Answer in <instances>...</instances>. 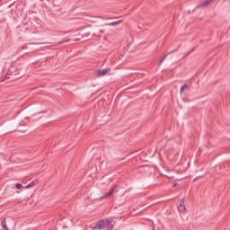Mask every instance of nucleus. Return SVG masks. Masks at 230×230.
Wrapping results in <instances>:
<instances>
[{"mask_svg":"<svg viewBox=\"0 0 230 230\" xmlns=\"http://www.w3.org/2000/svg\"><path fill=\"white\" fill-rule=\"evenodd\" d=\"M115 188L111 189L106 195L102 197V199H107V197H111L114 193Z\"/></svg>","mask_w":230,"mask_h":230,"instance_id":"nucleus-5","label":"nucleus"},{"mask_svg":"<svg viewBox=\"0 0 230 230\" xmlns=\"http://www.w3.org/2000/svg\"><path fill=\"white\" fill-rule=\"evenodd\" d=\"M173 186H177V183H174Z\"/></svg>","mask_w":230,"mask_h":230,"instance_id":"nucleus-12","label":"nucleus"},{"mask_svg":"<svg viewBox=\"0 0 230 230\" xmlns=\"http://www.w3.org/2000/svg\"><path fill=\"white\" fill-rule=\"evenodd\" d=\"M178 211L180 213H184V211H186V207H184V199H181V203L178 207Z\"/></svg>","mask_w":230,"mask_h":230,"instance_id":"nucleus-4","label":"nucleus"},{"mask_svg":"<svg viewBox=\"0 0 230 230\" xmlns=\"http://www.w3.org/2000/svg\"><path fill=\"white\" fill-rule=\"evenodd\" d=\"M166 57H168V54H165L163 58H162V59L159 61V66H161V64H163V62H164V60H166Z\"/></svg>","mask_w":230,"mask_h":230,"instance_id":"nucleus-7","label":"nucleus"},{"mask_svg":"<svg viewBox=\"0 0 230 230\" xmlns=\"http://www.w3.org/2000/svg\"><path fill=\"white\" fill-rule=\"evenodd\" d=\"M109 71H111V68H103L102 70L97 71L98 76H104Z\"/></svg>","mask_w":230,"mask_h":230,"instance_id":"nucleus-3","label":"nucleus"},{"mask_svg":"<svg viewBox=\"0 0 230 230\" xmlns=\"http://www.w3.org/2000/svg\"><path fill=\"white\" fill-rule=\"evenodd\" d=\"M187 87H188V85L183 84V85L181 87L180 93H183V92H184V89H186Z\"/></svg>","mask_w":230,"mask_h":230,"instance_id":"nucleus-9","label":"nucleus"},{"mask_svg":"<svg viewBox=\"0 0 230 230\" xmlns=\"http://www.w3.org/2000/svg\"><path fill=\"white\" fill-rule=\"evenodd\" d=\"M114 228V225L112 224L111 219H102L99 221L93 227V230L99 229H106V230H112Z\"/></svg>","mask_w":230,"mask_h":230,"instance_id":"nucleus-1","label":"nucleus"},{"mask_svg":"<svg viewBox=\"0 0 230 230\" xmlns=\"http://www.w3.org/2000/svg\"><path fill=\"white\" fill-rule=\"evenodd\" d=\"M194 181H197V178H195Z\"/></svg>","mask_w":230,"mask_h":230,"instance_id":"nucleus-13","label":"nucleus"},{"mask_svg":"<svg viewBox=\"0 0 230 230\" xmlns=\"http://www.w3.org/2000/svg\"><path fill=\"white\" fill-rule=\"evenodd\" d=\"M26 188H27V189L31 188V184L27 185V187H26Z\"/></svg>","mask_w":230,"mask_h":230,"instance_id":"nucleus-11","label":"nucleus"},{"mask_svg":"<svg viewBox=\"0 0 230 230\" xmlns=\"http://www.w3.org/2000/svg\"><path fill=\"white\" fill-rule=\"evenodd\" d=\"M1 226H2V227H4V229H6V220H2V222H1Z\"/></svg>","mask_w":230,"mask_h":230,"instance_id":"nucleus-8","label":"nucleus"},{"mask_svg":"<svg viewBox=\"0 0 230 230\" xmlns=\"http://www.w3.org/2000/svg\"><path fill=\"white\" fill-rule=\"evenodd\" d=\"M211 3H213V0H206L205 2L197 5L196 8H206V6H208V4H211Z\"/></svg>","mask_w":230,"mask_h":230,"instance_id":"nucleus-2","label":"nucleus"},{"mask_svg":"<svg viewBox=\"0 0 230 230\" xmlns=\"http://www.w3.org/2000/svg\"><path fill=\"white\" fill-rule=\"evenodd\" d=\"M119 24H121V21L108 23V24H106V26H118Z\"/></svg>","mask_w":230,"mask_h":230,"instance_id":"nucleus-6","label":"nucleus"},{"mask_svg":"<svg viewBox=\"0 0 230 230\" xmlns=\"http://www.w3.org/2000/svg\"><path fill=\"white\" fill-rule=\"evenodd\" d=\"M16 189H17V190H22V184L17 183V184H16Z\"/></svg>","mask_w":230,"mask_h":230,"instance_id":"nucleus-10","label":"nucleus"}]
</instances>
